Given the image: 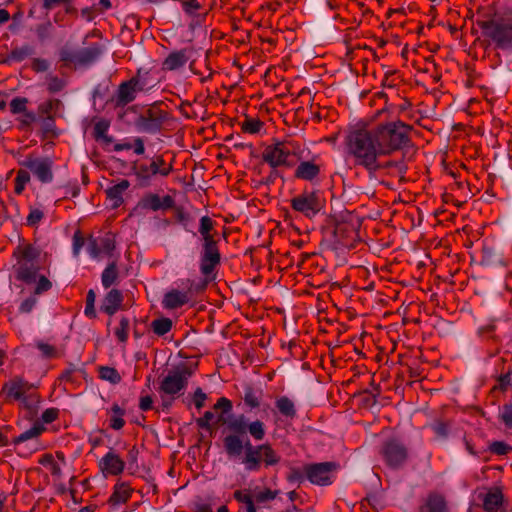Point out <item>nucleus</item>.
<instances>
[{"mask_svg": "<svg viewBox=\"0 0 512 512\" xmlns=\"http://www.w3.org/2000/svg\"><path fill=\"white\" fill-rule=\"evenodd\" d=\"M224 446L230 458L239 459L246 469H256V448L252 446L248 435L256 438V421L250 422L244 415L226 417Z\"/></svg>", "mask_w": 512, "mask_h": 512, "instance_id": "f03ea898", "label": "nucleus"}, {"mask_svg": "<svg viewBox=\"0 0 512 512\" xmlns=\"http://www.w3.org/2000/svg\"><path fill=\"white\" fill-rule=\"evenodd\" d=\"M189 301L187 292L172 289L164 295L162 304L166 309H177Z\"/></svg>", "mask_w": 512, "mask_h": 512, "instance_id": "bb28decb", "label": "nucleus"}, {"mask_svg": "<svg viewBox=\"0 0 512 512\" xmlns=\"http://www.w3.org/2000/svg\"><path fill=\"white\" fill-rule=\"evenodd\" d=\"M21 165L29 169L41 183L46 184L53 181L54 162L50 157H34L28 155Z\"/></svg>", "mask_w": 512, "mask_h": 512, "instance_id": "9d476101", "label": "nucleus"}, {"mask_svg": "<svg viewBox=\"0 0 512 512\" xmlns=\"http://www.w3.org/2000/svg\"><path fill=\"white\" fill-rule=\"evenodd\" d=\"M37 304L36 295H32L23 300L19 306L20 313H30Z\"/></svg>", "mask_w": 512, "mask_h": 512, "instance_id": "bf43d9fd", "label": "nucleus"}, {"mask_svg": "<svg viewBox=\"0 0 512 512\" xmlns=\"http://www.w3.org/2000/svg\"><path fill=\"white\" fill-rule=\"evenodd\" d=\"M14 255L17 257L18 279L25 283L34 282L39 270L36 262L40 256V250L32 244H26L18 246Z\"/></svg>", "mask_w": 512, "mask_h": 512, "instance_id": "39448f33", "label": "nucleus"}, {"mask_svg": "<svg viewBox=\"0 0 512 512\" xmlns=\"http://www.w3.org/2000/svg\"><path fill=\"white\" fill-rule=\"evenodd\" d=\"M324 204L325 201L319 191H305L291 200L292 208L308 218L317 215Z\"/></svg>", "mask_w": 512, "mask_h": 512, "instance_id": "6e6552de", "label": "nucleus"}, {"mask_svg": "<svg viewBox=\"0 0 512 512\" xmlns=\"http://www.w3.org/2000/svg\"><path fill=\"white\" fill-rule=\"evenodd\" d=\"M172 169V164H167L163 156H156L149 165L141 164L136 171V176L141 180L148 181L156 175L166 177Z\"/></svg>", "mask_w": 512, "mask_h": 512, "instance_id": "4468645a", "label": "nucleus"}, {"mask_svg": "<svg viewBox=\"0 0 512 512\" xmlns=\"http://www.w3.org/2000/svg\"><path fill=\"white\" fill-rule=\"evenodd\" d=\"M28 103L25 97H16L10 102V111L12 114L24 113Z\"/></svg>", "mask_w": 512, "mask_h": 512, "instance_id": "864d4df0", "label": "nucleus"}, {"mask_svg": "<svg viewBox=\"0 0 512 512\" xmlns=\"http://www.w3.org/2000/svg\"><path fill=\"white\" fill-rule=\"evenodd\" d=\"M66 86V81L58 76H50L47 81V90L50 93H57L63 90Z\"/></svg>", "mask_w": 512, "mask_h": 512, "instance_id": "09e8293b", "label": "nucleus"}, {"mask_svg": "<svg viewBox=\"0 0 512 512\" xmlns=\"http://www.w3.org/2000/svg\"><path fill=\"white\" fill-rule=\"evenodd\" d=\"M100 54V48L98 46H92L75 52V57L77 58V63L89 64L95 61Z\"/></svg>", "mask_w": 512, "mask_h": 512, "instance_id": "72a5a7b5", "label": "nucleus"}, {"mask_svg": "<svg viewBox=\"0 0 512 512\" xmlns=\"http://www.w3.org/2000/svg\"><path fill=\"white\" fill-rule=\"evenodd\" d=\"M419 512H447L444 498L437 494L429 495Z\"/></svg>", "mask_w": 512, "mask_h": 512, "instance_id": "7c9ffc66", "label": "nucleus"}, {"mask_svg": "<svg viewBox=\"0 0 512 512\" xmlns=\"http://www.w3.org/2000/svg\"><path fill=\"white\" fill-rule=\"evenodd\" d=\"M63 107L59 99H49L38 106V112L41 116L45 117L47 124H53L54 119L59 115Z\"/></svg>", "mask_w": 512, "mask_h": 512, "instance_id": "b1692460", "label": "nucleus"}, {"mask_svg": "<svg viewBox=\"0 0 512 512\" xmlns=\"http://www.w3.org/2000/svg\"><path fill=\"white\" fill-rule=\"evenodd\" d=\"M95 300L96 294L93 289H90L86 295V305L84 309V314L90 319H94L97 316L95 310Z\"/></svg>", "mask_w": 512, "mask_h": 512, "instance_id": "a18cd8bd", "label": "nucleus"}, {"mask_svg": "<svg viewBox=\"0 0 512 512\" xmlns=\"http://www.w3.org/2000/svg\"><path fill=\"white\" fill-rule=\"evenodd\" d=\"M41 403V397L39 393L27 396L18 403V408L24 412V418L27 420L34 419L39 412V406Z\"/></svg>", "mask_w": 512, "mask_h": 512, "instance_id": "393cba45", "label": "nucleus"}, {"mask_svg": "<svg viewBox=\"0 0 512 512\" xmlns=\"http://www.w3.org/2000/svg\"><path fill=\"white\" fill-rule=\"evenodd\" d=\"M130 321L128 317L122 316L119 321V326L115 328V336L120 343H126L129 336Z\"/></svg>", "mask_w": 512, "mask_h": 512, "instance_id": "a19ab883", "label": "nucleus"}, {"mask_svg": "<svg viewBox=\"0 0 512 512\" xmlns=\"http://www.w3.org/2000/svg\"><path fill=\"white\" fill-rule=\"evenodd\" d=\"M305 478L304 467L302 469L291 468L287 475V480L290 483H301Z\"/></svg>", "mask_w": 512, "mask_h": 512, "instance_id": "4d7b16f0", "label": "nucleus"}, {"mask_svg": "<svg viewBox=\"0 0 512 512\" xmlns=\"http://www.w3.org/2000/svg\"><path fill=\"white\" fill-rule=\"evenodd\" d=\"M383 455L388 465L399 467L407 459V450L399 441L392 439L384 444Z\"/></svg>", "mask_w": 512, "mask_h": 512, "instance_id": "dca6fc26", "label": "nucleus"}, {"mask_svg": "<svg viewBox=\"0 0 512 512\" xmlns=\"http://www.w3.org/2000/svg\"><path fill=\"white\" fill-rule=\"evenodd\" d=\"M118 268L115 262H111L103 270L101 275V282L104 288H109L117 283L118 280Z\"/></svg>", "mask_w": 512, "mask_h": 512, "instance_id": "f704fd0d", "label": "nucleus"}, {"mask_svg": "<svg viewBox=\"0 0 512 512\" xmlns=\"http://www.w3.org/2000/svg\"><path fill=\"white\" fill-rule=\"evenodd\" d=\"M173 322L170 318L160 317L151 322V329L157 336H164L172 329Z\"/></svg>", "mask_w": 512, "mask_h": 512, "instance_id": "e433bc0d", "label": "nucleus"}, {"mask_svg": "<svg viewBox=\"0 0 512 512\" xmlns=\"http://www.w3.org/2000/svg\"><path fill=\"white\" fill-rule=\"evenodd\" d=\"M99 377L114 385L121 382L119 372L115 368L109 366H101L99 368Z\"/></svg>", "mask_w": 512, "mask_h": 512, "instance_id": "ea45409f", "label": "nucleus"}, {"mask_svg": "<svg viewBox=\"0 0 512 512\" xmlns=\"http://www.w3.org/2000/svg\"><path fill=\"white\" fill-rule=\"evenodd\" d=\"M262 164L271 168L293 167L300 156V146L290 142H277L264 147L261 152Z\"/></svg>", "mask_w": 512, "mask_h": 512, "instance_id": "7ed1b4c3", "label": "nucleus"}, {"mask_svg": "<svg viewBox=\"0 0 512 512\" xmlns=\"http://www.w3.org/2000/svg\"><path fill=\"white\" fill-rule=\"evenodd\" d=\"M214 228V221L209 216H203L200 219L199 233L201 234L203 241L206 239L213 240L214 236L211 231Z\"/></svg>", "mask_w": 512, "mask_h": 512, "instance_id": "79ce46f5", "label": "nucleus"}, {"mask_svg": "<svg viewBox=\"0 0 512 512\" xmlns=\"http://www.w3.org/2000/svg\"><path fill=\"white\" fill-rule=\"evenodd\" d=\"M31 388V383L22 377L15 376L3 384L1 394L7 403H14V400L19 399L21 393L25 392V389Z\"/></svg>", "mask_w": 512, "mask_h": 512, "instance_id": "f3484780", "label": "nucleus"}, {"mask_svg": "<svg viewBox=\"0 0 512 512\" xmlns=\"http://www.w3.org/2000/svg\"><path fill=\"white\" fill-rule=\"evenodd\" d=\"M280 455L268 445H258V464L273 466L280 461Z\"/></svg>", "mask_w": 512, "mask_h": 512, "instance_id": "2f4dec72", "label": "nucleus"}, {"mask_svg": "<svg viewBox=\"0 0 512 512\" xmlns=\"http://www.w3.org/2000/svg\"><path fill=\"white\" fill-rule=\"evenodd\" d=\"M221 255L215 239L203 241V251L200 258V271L208 279L219 265Z\"/></svg>", "mask_w": 512, "mask_h": 512, "instance_id": "ddd939ff", "label": "nucleus"}, {"mask_svg": "<svg viewBox=\"0 0 512 512\" xmlns=\"http://www.w3.org/2000/svg\"><path fill=\"white\" fill-rule=\"evenodd\" d=\"M130 80L137 81L136 85L134 86L136 94H137V92H142V91L148 90L146 80L141 77L140 69L137 71V74L134 77H132Z\"/></svg>", "mask_w": 512, "mask_h": 512, "instance_id": "680f3d73", "label": "nucleus"}, {"mask_svg": "<svg viewBox=\"0 0 512 512\" xmlns=\"http://www.w3.org/2000/svg\"><path fill=\"white\" fill-rule=\"evenodd\" d=\"M275 404L281 415L287 418H294L296 416L295 404L290 398L281 396L276 400Z\"/></svg>", "mask_w": 512, "mask_h": 512, "instance_id": "c9c22d12", "label": "nucleus"}, {"mask_svg": "<svg viewBox=\"0 0 512 512\" xmlns=\"http://www.w3.org/2000/svg\"><path fill=\"white\" fill-rule=\"evenodd\" d=\"M242 131L249 134L256 133V120L255 119H246L242 123Z\"/></svg>", "mask_w": 512, "mask_h": 512, "instance_id": "774afa93", "label": "nucleus"}, {"mask_svg": "<svg viewBox=\"0 0 512 512\" xmlns=\"http://www.w3.org/2000/svg\"><path fill=\"white\" fill-rule=\"evenodd\" d=\"M45 431V426L33 421L30 428L24 430L17 436H12V445L19 449L24 447L29 453L34 452L38 450L39 439Z\"/></svg>", "mask_w": 512, "mask_h": 512, "instance_id": "f8f14e48", "label": "nucleus"}, {"mask_svg": "<svg viewBox=\"0 0 512 512\" xmlns=\"http://www.w3.org/2000/svg\"><path fill=\"white\" fill-rule=\"evenodd\" d=\"M411 130V125L400 120L380 123L370 129L354 130L346 137V153L353 159L354 165L375 173L392 166V162L382 164L379 159L407 146Z\"/></svg>", "mask_w": 512, "mask_h": 512, "instance_id": "f257e3e1", "label": "nucleus"}, {"mask_svg": "<svg viewBox=\"0 0 512 512\" xmlns=\"http://www.w3.org/2000/svg\"><path fill=\"white\" fill-rule=\"evenodd\" d=\"M255 497V491L251 488H240L233 493V498L239 504V512H256Z\"/></svg>", "mask_w": 512, "mask_h": 512, "instance_id": "aec40b11", "label": "nucleus"}, {"mask_svg": "<svg viewBox=\"0 0 512 512\" xmlns=\"http://www.w3.org/2000/svg\"><path fill=\"white\" fill-rule=\"evenodd\" d=\"M136 80H127L122 82L117 89L115 105L116 107H124L136 99L134 86Z\"/></svg>", "mask_w": 512, "mask_h": 512, "instance_id": "412c9836", "label": "nucleus"}, {"mask_svg": "<svg viewBox=\"0 0 512 512\" xmlns=\"http://www.w3.org/2000/svg\"><path fill=\"white\" fill-rule=\"evenodd\" d=\"M338 469L335 462L310 463L304 465L306 479L318 486H328L334 481V474Z\"/></svg>", "mask_w": 512, "mask_h": 512, "instance_id": "0eeeda50", "label": "nucleus"}, {"mask_svg": "<svg viewBox=\"0 0 512 512\" xmlns=\"http://www.w3.org/2000/svg\"><path fill=\"white\" fill-rule=\"evenodd\" d=\"M192 374L193 371L187 366L169 371L159 383V394H165L171 396V398H178L186 389L188 380Z\"/></svg>", "mask_w": 512, "mask_h": 512, "instance_id": "423d86ee", "label": "nucleus"}, {"mask_svg": "<svg viewBox=\"0 0 512 512\" xmlns=\"http://www.w3.org/2000/svg\"><path fill=\"white\" fill-rule=\"evenodd\" d=\"M207 399V395L203 392L201 388H197L193 394V402L197 409H201L205 405V400Z\"/></svg>", "mask_w": 512, "mask_h": 512, "instance_id": "052dcab7", "label": "nucleus"}, {"mask_svg": "<svg viewBox=\"0 0 512 512\" xmlns=\"http://www.w3.org/2000/svg\"><path fill=\"white\" fill-rule=\"evenodd\" d=\"M243 403H239L238 407L246 406L249 409L256 407V392L252 386L246 385L244 387Z\"/></svg>", "mask_w": 512, "mask_h": 512, "instance_id": "c03bdc74", "label": "nucleus"}, {"mask_svg": "<svg viewBox=\"0 0 512 512\" xmlns=\"http://www.w3.org/2000/svg\"><path fill=\"white\" fill-rule=\"evenodd\" d=\"M232 407V402L228 398L220 397L213 406V409L220 413L216 415L212 411H206L202 417L196 420L197 426L204 430H210L212 427L224 425L226 415L232 411Z\"/></svg>", "mask_w": 512, "mask_h": 512, "instance_id": "1a4fd4ad", "label": "nucleus"}, {"mask_svg": "<svg viewBox=\"0 0 512 512\" xmlns=\"http://www.w3.org/2000/svg\"><path fill=\"white\" fill-rule=\"evenodd\" d=\"M85 245V238L80 230L75 231L73 235L72 251L75 257H78L81 249Z\"/></svg>", "mask_w": 512, "mask_h": 512, "instance_id": "5fc2aeb1", "label": "nucleus"}, {"mask_svg": "<svg viewBox=\"0 0 512 512\" xmlns=\"http://www.w3.org/2000/svg\"><path fill=\"white\" fill-rule=\"evenodd\" d=\"M102 255H110L115 249L114 238L110 235L98 238Z\"/></svg>", "mask_w": 512, "mask_h": 512, "instance_id": "603ef678", "label": "nucleus"}, {"mask_svg": "<svg viewBox=\"0 0 512 512\" xmlns=\"http://www.w3.org/2000/svg\"><path fill=\"white\" fill-rule=\"evenodd\" d=\"M129 187L130 182L127 179H122L117 184L106 189V197L111 202V208L116 209L123 204V194Z\"/></svg>", "mask_w": 512, "mask_h": 512, "instance_id": "4be33fe9", "label": "nucleus"}, {"mask_svg": "<svg viewBox=\"0 0 512 512\" xmlns=\"http://www.w3.org/2000/svg\"><path fill=\"white\" fill-rule=\"evenodd\" d=\"M123 302V295L118 289H111L103 299L101 310L109 316L114 315Z\"/></svg>", "mask_w": 512, "mask_h": 512, "instance_id": "5701e85b", "label": "nucleus"}, {"mask_svg": "<svg viewBox=\"0 0 512 512\" xmlns=\"http://www.w3.org/2000/svg\"><path fill=\"white\" fill-rule=\"evenodd\" d=\"M44 218V212L39 208H31L26 218L29 227H36Z\"/></svg>", "mask_w": 512, "mask_h": 512, "instance_id": "3c124183", "label": "nucleus"}, {"mask_svg": "<svg viewBox=\"0 0 512 512\" xmlns=\"http://www.w3.org/2000/svg\"><path fill=\"white\" fill-rule=\"evenodd\" d=\"M138 206L145 210H167L174 206V199L170 195L160 197L155 193L144 195L138 203Z\"/></svg>", "mask_w": 512, "mask_h": 512, "instance_id": "a211bd4d", "label": "nucleus"}, {"mask_svg": "<svg viewBox=\"0 0 512 512\" xmlns=\"http://www.w3.org/2000/svg\"><path fill=\"white\" fill-rule=\"evenodd\" d=\"M98 467L105 477L118 476L123 473L125 462L113 449H110L99 460Z\"/></svg>", "mask_w": 512, "mask_h": 512, "instance_id": "2eb2a0df", "label": "nucleus"}, {"mask_svg": "<svg viewBox=\"0 0 512 512\" xmlns=\"http://www.w3.org/2000/svg\"><path fill=\"white\" fill-rule=\"evenodd\" d=\"M132 492L133 489L127 482L117 483L109 497L108 503L113 506L125 504L131 498Z\"/></svg>", "mask_w": 512, "mask_h": 512, "instance_id": "a878e982", "label": "nucleus"}, {"mask_svg": "<svg viewBox=\"0 0 512 512\" xmlns=\"http://www.w3.org/2000/svg\"><path fill=\"white\" fill-rule=\"evenodd\" d=\"M110 125V121L104 118L99 119L94 124L93 137L97 142H100L103 146H108L114 141V138L107 134Z\"/></svg>", "mask_w": 512, "mask_h": 512, "instance_id": "cd10ccee", "label": "nucleus"}, {"mask_svg": "<svg viewBox=\"0 0 512 512\" xmlns=\"http://www.w3.org/2000/svg\"><path fill=\"white\" fill-rule=\"evenodd\" d=\"M319 172L318 165L310 161H303L297 166L295 176L302 180L311 181L318 176Z\"/></svg>", "mask_w": 512, "mask_h": 512, "instance_id": "c756f323", "label": "nucleus"}, {"mask_svg": "<svg viewBox=\"0 0 512 512\" xmlns=\"http://www.w3.org/2000/svg\"><path fill=\"white\" fill-rule=\"evenodd\" d=\"M30 175L29 172L25 170H19L17 172L16 178H15V187L14 191L16 194H21L24 190L25 185L29 182Z\"/></svg>", "mask_w": 512, "mask_h": 512, "instance_id": "49530a36", "label": "nucleus"}, {"mask_svg": "<svg viewBox=\"0 0 512 512\" xmlns=\"http://www.w3.org/2000/svg\"><path fill=\"white\" fill-rule=\"evenodd\" d=\"M52 283L48 278L45 276H40V278L37 281L36 287L34 289L35 295H40L44 292H47L51 289Z\"/></svg>", "mask_w": 512, "mask_h": 512, "instance_id": "13d9d810", "label": "nucleus"}, {"mask_svg": "<svg viewBox=\"0 0 512 512\" xmlns=\"http://www.w3.org/2000/svg\"><path fill=\"white\" fill-rule=\"evenodd\" d=\"M34 54V49L32 46L26 44L21 47H15L11 50L9 54V59L15 62H21L26 58L32 56Z\"/></svg>", "mask_w": 512, "mask_h": 512, "instance_id": "58836bf2", "label": "nucleus"}, {"mask_svg": "<svg viewBox=\"0 0 512 512\" xmlns=\"http://www.w3.org/2000/svg\"><path fill=\"white\" fill-rule=\"evenodd\" d=\"M109 414V427L113 430H121L126 421L124 416L126 414L125 409L120 407L117 403H114L108 411Z\"/></svg>", "mask_w": 512, "mask_h": 512, "instance_id": "c85d7f7f", "label": "nucleus"}, {"mask_svg": "<svg viewBox=\"0 0 512 512\" xmlns=\"http://www.w3.org/2000/svg\"><path fill=\"white\" fill-rule=\"evenodd\" d=\"M87 252L93 259H97L102 255L98 238H95L92 235L88 237Z\"/></svg>", "mask_w": 512, "mask_h": 512, "instance_id": "de8ad7c7", "label": "nucleus"}, {"mask_svg": "<svg viewBox=\"0 0 512 512\" xmlns=\"http://www.w3.org/2000/svg\"><path fill=\"white\" fill-rule=\"evenodd\" d=\"M484 36L488 37L497 48H512V17H499L480 23Z\"/></svg>", "mask_w": 512, "mask_h": 512, "instance_id": "20e7f679", "label": "nucleus"}, {"mask_svg": "<svg viewBox=\"0 0 512 512\" xmlns=\"http://www.w3.org/2000/svg\"><path fill=\"white\" fill-rule=\"evenodd\" d=\"M152 404H153V399L151 396H149V395L142 396V397H140V400H139V409L141 411H149L152 409Z\"/></svg>", "mask_w": 512, "mask_h": 512, "instance_id": "338daca9", "label": "nucleus"}, {"mask_svg": "<svg viewBox=\"0 0 512 512\" xmlns=\"http://www.w3.org/2000/svg\"><path fill=\"white\" fill-rule=\"evenodd\" d=\"M192 56L191 48H183L172 51L162 62V69L165 71H175L186 65Z\"/></svg>", "mask_w": 512, "mask_h": 512, "instance_id": "6ab92c4d", "label": "nucleus"}, {"mask_svg": "<svg viewBox=\"0 0 512 512\" xmlns=\"http://www.w3.org/2000/svg\"><path fill=\"white\" fill-rule=\"evenodd\" d=\"M193 505H194V512H213L211 504L202 501V499H200V498L195 500Z\"/></svg>", "mask_w": 512, "mask_h": 512, "instance_id": "e2e57ef3", "label": "nucleus"}, {"mask_svg": "<svg viewBox=\"0 0 512 512\" xmlns=\"http://www.w3.org/2000/svg\"><path fill=\"white\" fill-rule=\"evenodd\" d=\"M279 493V491H272L270 489H265L264 491H258V496H257V499H258V505L261 504V503H265L269 500H272L275 502V505L277 504V502L279 500L276 499V496L277 494Z\"/></svg>", "mask_w": 512, "mask_h": 512, "instance_id": "6e6d98bb", "label": "nucleus"}, {"mask_svg": "<svg viewBox=\"0 0 512 512\" xmlns=\"http://www.w3.org/2000/svg\"><path fill=\"white\" fill-rule=\"evenodd\" d=\"M53 25L51 21H46L36 26L35 32L40 41H44L51 36Z\"/></svg>", "mask_w": 512, "mask_h": 512, "instance_id": "8fccbe9b", "label": "nucleus"}, {"mask_svg": "<svg viewBox=\"0 0 512 512\" xmlns=\"http://www.w3.org/2000/svg\"><path fill=\"white\" fill-rule=\"evenodd\" d=\"M59 409L55 407L47 408L43 413L41 414L40 418H37V416L32 419L31 421L38 422L41 425L45 426V424H50L58 419L59 417Z\"/></svg>", "mask_w": 512, "mask_h": 512, "instance_id": "37998d69", "label": "nucleus"}, {"mask_svg": "<svg viewBox=\"0 0 512 512\" xmlns=\"http://www.w3.org/2000/svg\"><path fill=\"white\" fill-rule=\"evenodd\" d=\"M168 119V112L159 108H149L141 114L136 122V127L143 132L157 133Z\"/></svg>", "mask_w": 512, "mask_h": 512, "instance_id": "9b49d317", "label": "nucleus"}, {"mask_svg": "<svg viewBox=\"0 0 512 512\" xmlns=\"http://www.w3.org/2000/svg\"><path fill=\"white\" fill-rule=\"evenodd\" d=\"M33 346L39 351L43 359H54L58 357L57 348L43 340H36Z\"/></svg>", "mask_w": 512, "mask_h": 512, "instance_id": "4c0bfd02", "label": "nucleus"}, {"mask_svg": "<svg viewBox=\"0 0 512 512\" xmlns=\"http://www.w3.org/2000/svg\"><path fill=\"white\" fill-rule=\"evenodd\" d=\"M182 7L188 14H193L200 8L197 0H182Z\"/></svg>", "mask_w": 512, "mask_h": 512, "instance_id": "0e129e2a", "label": "nucleus"}, {"mask_svg": "<svg viewBox=\"0 0 512 512\" xmlns=\"http://www.w3.org/2000/svg\"><path fill=\"white\" fill-rule=\"evenodd\" d=\"M503 422L512 427V405H505L501 414Z\"/></svg>", "mask_w": 512, "mask_h": 512, "instance_id": "69168bd1", "label": "nucleus"}, {"mask_svg": "<svg viewBox=\"0 0 512 512\" xmlns=\"http://www.w3.org/2000/svg\"><path fill=\"white\" fill-rule=\"evenodd\" d=\"M503 495L498 489H491L484 497L483 507L486 512H497L502 505Z\"/></svg>", "mask_w": 512, "mask_h": 512, "instance_id": "473e14b6", "label": "nucleus"}]
</instances>
